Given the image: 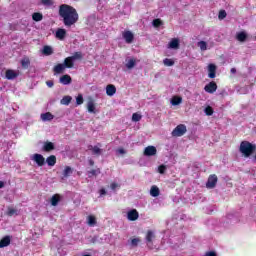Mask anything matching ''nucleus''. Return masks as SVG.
Segmentation results:
<instances>
[{
  "label": "nucleus",
  "instance_id": "obj_1",
  "mask_svg": "<svg viewBox=\"0 0 256 256\" xmlns=\"http://www.w3.org/2000/svg\"><path fill=\"white\" fill-rule=\"evenodd\" d=\"M59 17L63 20L65 27H73L79 21V13L71 5H60Z\"/></svg>",
  "mask_w": 256,
  "mask_h": 256
},
{
  "label": "nucleus",
  "instance_id": "obj_2",
  "mask_svg": "<svg viewBox=\"0 0 256 256\" xmlns=\"http://www.w3.org/2000/svg\"><path fill=\"white\" fill-rule=\"evenodd\" d=\"M239 151L244 157H250L254 152H256V144H252L251 142L244 140L240 144Z\"/></svg>",
  "mask_w": 256,
  "mask_h": 256
},
{
  "label": "nucleus",
  "instance_id": "obj_3",
  "mask_svg": "<svg viewBox=\"0 0 256 256\" xmlns=\"http://www.w3.org/2000/svg\"><path fill=\"white\" fill-rule=\"evenodd\" d=\"M83 59V52L77 51L74 52L72 56H67L64 60V69L65 68H73L75 60H82Z\"/></svg>",
  "mask_w": 256,
  "mask_h": 256
},
{
  "label": "nucleus",
  "instance_id": "obj_4",
  "mask_svg": "<svg viewBox=\"0 0 256 256\" xmlns=\"http://www.w3.org/2000/svg\"><path fill=\"white\" fill-rule=\"evenodd\" d=\"M155 231L149 229L145 236L146 245L149 249H153V240L155 239Z\"/></svg>",
  "mask_w": 256,
  "mask_h": 256
},
{
  "label": "nucleus",
  "instance_id": "obj_5",
  "mask_svg": "<svg viewBox=\"0 0 256 256\" xmlns=\"http://www.w3.org/2000/svg\"><path fill=\"white\" fill-rule=\"evenodd\" d=\"M186 132H187V126H185V124H179L172 131V136H176V137L184 136Z\"/></svg>",
  "mask_w": 256,
  "mask_h": 256
},
{
  "label": "nucleus",
  "instance_id": "obj_6",
  "mask_svg": "<svg viewBox=\"0 0 256 256\" xmlns=\"http://www.w3.org/2000/svg\"><path fill=\"white\" fill-rule=\"evenodd\" d=\"M217 181H218V177L216 175V173H212L211 175H209L206 186L210 189L216 187L217 185Z\"/></svg>",
  "mask_w": 256,
  "mask_h": 256
},
{
  "label": "nucleus",
  "instance_id": "obj_7",
  "mask_svg": "<svg viewBox=\"0 0 256 256\" xmlns=\"http://www.w3.org/2000/svg\"><path fill=\"white\" fill-rule=\"evenodd\" d=\"M218 86L216 84V82H214L212 80V82H209L208 84H206L204 90L205 92H208L209 94H214V92H216Z\"/></svg>",
  "mask_w": 256,
  "mask_h": 256
},
{
  "label": "nucleus",
  "instance_id": "obj_8",
  "mask_svg": "<svg viewBox=\"0 0 256 256\" xmlns=\"http://www.w3.org/2000/svg\"><path fill=\"white\" fill-rule=\"evenodd\" d=\"M127 217L129 221H137V219H139V211H137V209H131L128 211Z\"/></svg>",
  "mask_w": 256,
  "mask_h": 256
},
{
  "label": "nucleus",
  "instance_id": "obj_9",
  "mask_svg": "<svg viewBox=\"0 0 256 256\" xmlns=\"http://www.w3.org/2000/svg\"><path fill=\"white\" fill-rule=\"evenodd\" d=\"M124 40H126V42L128 44H130L131 42H133L134 40V34L131 30H125L122 34Z\"/></svg>",
  "mask_w": 256,
  "mask_h": 256
},
{
  "label": "nucleus",
  "instance_id": "obj_10",
  "mask_svg": "<svg viewBox=\"0 0 256 256\" xmlns=\"http://www.w3.org/2000/svg\"><path fill=\"white\" fill-rule=\"evenodd\" d=\"M157 155V148L155 146H147L144 149V156H156Z\"/></svg>",
  "mask_w": 256,
  "mask_h": 256
},
{
  "label": "nucleus",
  "instance_id": "obj_11",
  "mask_svg": "<svg viewBox=\"0 0 256 256\" xmlns=\"http://www.w3.org/2000/svg\"><path fill=\"white\" fill-rule=\"evenodd\" d=\"M5 76L8 80H14L15 78H17V76H19V73L15 72V70L8 69L5 72Z\"/></svg>",
  "mask_w": 256,
  "mask_h": 256
},
{
  "label": "nucleus",
  "instance_id": "obj_12",
  "mask_svg": "<svg viewBox=\"0 0 256 256\" xmlns=\"http://www.w3.org/2000/svg\"><path fill=\"white\" fill-rule=\"evenodd\" d=\"M33 159L37 163V165H39V167L45 165V158L44 156H42V154H34Z\"/></svg>",
  "mask_w": 256,
  "mask_h": 256
},
{
  "label": "nucleus",
  "instance_id": "obj_13",
  "mask_svg": "<svg viewBox=\"0 0 256 256\" xmlns=\"http://www.w3.org/2000/svg\"><path fill=\"white\" fill-rule=\"evenodd\" d=\"M117 92V88L114 84H108L106 86V94L107 96H114V94H116Z\"/></svg>",
  "mask_w": 256,
  "mask_h": 256
},
{
  "label": "nucleus",
  "instance_id": "obj_14",
  "mask_svg": "<svg viewBox=\"0 0 256 256\" xmlns=\"http://www.w3.org/2000/svg\"><path fill=\"white\" fill-rule=\"evenodd\" d=\"M11 243V237L10 235H5V237H3L1 240H0V248H3V247H8Z\"/></svg>",
  "mask_w": 256,
  "mask_h": 256
},
{
  "label": "nucleus",
  "instance_id": "obj_15",
  "mask_svg": "<svg viewBox=\"0 0 256 256\" xmlns=\"http://www.w3.org/2000/svg\"><path fill=\"white\" fill-rule=\"evenodd\" d=\"M66 34H67L66 28H58L56 30V38H59V40H64Z\"/></svg>",
  "mask_w": 256,
  "mask_h": 256
},
{
  "label": "nucleus",
  "instance_id": "obj_16",
  "mask_svg": "<svg viewBox=\"0 0 256 256\" xmlns=\"http://www.w3.org/2000/svg\"><path fill=\"white\" fill-rule=\"evenodd\" d=\"M55 74H62L65 70V61L59 64H56L53 68Z\"/></svg>",
  "mask_w": 256,
  "mask_h": 256
},
{
  "label": "nucleus",
  "instance_id": "obj_17",
  "mask_svg": "<svg viewBox=\"0 0 256 256\" xmlns=\"http://www.w3.org/2000/svg\"><path fill=\"white\" fill-rule=\"evenodd\" d=\"M208 70H209V74H208L209 78H215L216 70H217L216 64H209Z\"/></svg>",
  "mask_w": 256,
  "mask_h": 256
},
{
  "label": "nucleus",
  "instance_id": "obj_18",
  "mask_svg": "<svg viewBox=\"0 0 256 256\" xmlns=\"http://www.w3.org/2000/svg\"><path fill=\"white\" fill-rule=\"evenodd\" d=\"M60 82L61 84H64V85L71 84L72 78L70 74H63V76H61L60 78Z\"/></svg>",
  "mask_w": 256,
  "mask_h": 256
},
{
  "label": "nucleus",
  "instance_id": "obj_19",
  "mask_svg": "<svg viewBox=\"0 0 256 256\" xmlns=\"http://www.w3.org/2000/svg\"><path fill=\"white\" fill-rule=\"evenodd\" d=\"M43 150L44 152H52L55 150V144L53 142H44Z\"/></svg>",
  "mask_w": 256,
  "mask_h": 256
},
{
  "label": "nucleus",
  "instance_id": "obj_20",
  "mask_svg": "<svg viewBox=\"0 0 256 256\" xmlns=\"http://www.w3.org/2000/svg\"><path fill=\"white\" fill-rule=\"evenodd\" d=\"M87 110L90 113L95 114L96 113V104L94 102V100H89L87 103Z\"/></svg>",
  "mask_w": 256,
  "mask_h": 256
},
{
  "label": "nucleus",
  "instance_id": "obj_21",
  "mask_svg": "<svg viewBox=\"0 0 256 256\" xmlns=\"http://www.w3.org/2000/svg\"><path fill=\"white\" fill-rule=\"evenodd\" d=\"M53 118H54V115L51 114V112H45L44 114H41V119L43 122H51Z\"/></svg>",
  "mask_w": 256,
  "mask_h": 256
},
{
  "label": "nucleus",
  "instance_id": "obj_22",
  "mask_svg": "<svg viewBox=\"0 0 256 256\" xmlns=\"http://www.w3.org/2000/svg\"><path fill=\"white\" fill-rule=\"evenodd\" d=\"M59 201H61V197L59 195V193H54V195H52L51 199H50V203L53 206L58 205Z\"/></svg>",
  "mask_w": 256,
  "mask_h": 256
},
{
  "label": "nucleus",
  "instance_id": "obj_23",
  "mask_svg": "<svg viewBox=\"0 0 256 256\" xmlns=\"http://www.w3.org/2000/svg\"><path fill=\"white\" fill-rule=\"evenodd\" d=\"M54 50L52 48V46H49V45H45L42 49V53L45 55V56H50L51 54H53Z\"/></svg>",
  "mask_w": 256,
  "mask_h": 256
},
{
  "label": "nucleus",
  "instance_id": "obj_24",
  "mask_svg": "<svg viewBox=\"0 0 256 256\" xmlns=\"http://www.w3.org/2000/svg\"><path fill=\"white\" fill-rule=\"evenodd\" d=\"M31 65V60L28 56H25L24 58H22L21 60V66L22 68H29V66Z\"/></svg>",
  "mask_w": 256,
  "mask_h": 256
},
{
  "label": "nucleus",
  "instance_id": "obj_25",
  "mask_svg": "<svg viewBox=\"0 0 256 256\" xmlns=\"http://www.w3.org/2000/svg\"><path fill=\"white\" fill-rule=\"evenodd\" d=\"M150 195H152V197H158L160 195V189L157 185H152Z\"/></svg>",
  "mask_w": 256,
  "mask_h": 256
},
{
  "label": "nucleus",
  "instance_id": "obj_26",
  "mask_svg": "<svg viewBox=\"0 0 256 256\" xmlns=\"http://www.w3.org/2000/svg\"><path fill=\"white\" fill-rule=\"evenodd\" d=\"M170 48H179L180 46V40L179 38H172L169 42Z\"/></svg>",
  "mask_w": 256,
  "mask_h": 256
},
{
  "label": "nucleus",
  "instance_id": "obj_27",
  "mask_svg": "<svg viewBox=\"0 0 256 256\" xmlns=\"http://www.w3.org/2000/svg\"><path fill=\"white\" fill-rule=\"evenodd\" d=\"M134 66H136V58H130L126 62V68H128V70H131L132 68H134Z\"/></svg>",
  "mask_w": 256,
  "mask_h": 256
},
{
  "label": "nucleus",
  "instance_id": "obj_28",
  "mask_svg": "<svg viewBox=\"0 0 256 256\" xmlns=\"http://www.w3.org/2000/svg\"><path fill=\"white\" fill-rule=\"evenodd\" d=\"M46 163L48 165H50L51 167H53V165H56V163H57L56 156H48V158H46Z\"/></svg>",
  "mask_w": 256,
  "mask_h": 256
},
{
  "label": "nucleus",
  "instance_id": "obj_29",
  "mask_svg": "<svg viewBox=\"0 0 256 256\" xmlns=\"http://www.w3.org/2000/svg\"><path fill=\"white\" fill-rule=\"evenodd\" d=\"M32 20L36 21V23H39V21H43V14L42 13H33Z\"/></svg>",
  "mask_w": 256,
  "mask_h": 256
},
{
  "label": "nucleus",
  "instance_id": "obj_30",
  "mask_svg": "<svg viewBox=\"0 0 256 256\" xmlns=\"http://www.w3.org/2000/svg\"><path fill=\"white\" fill-rule=\"evenodd\" d=\"M182 98H181V96H174L173 98H172V100H171V104L173 105V106H178L179 104H181L182 103Z\"/></svg>",
  "mask_w": 256,
  "mask_h": 256
},
{
  "label": "nucleus",
  "instance_id": "obj_31",
  "mask_svg": "<svg viewBox=\"0 0 256 256\" xmlns=\"http://www.w3.org/2000/svg\"><path fill=\"white\" fill-rule=\"evenodd\" d=\"M89 150H92L93 154L96 156H101L102 150L101 148H98V146H89Z\"/></svg>",
  "mask_w": 256,
  "mask_h": 256
},
{
  "label": "nucleus",
  "instance_id": "obj_32",
  "mask_svg": "<svg viewBox=\"0 0 256 256\" xmlns=\"http://www.w3.org/2000/svg\"><path fill=\"white\" fill-rule=\"evenodd\" d=\"M88 225H90L91 227H94L95 225H97V220L95 215H88Z\"/></svg>",
  "mask_w": 256,
  "mask_h": 256
},
{
  "label": "nucleus",
  "instance_id": "obj_33",
  "mask_svg": "<svg viewBox=\"0 0 256 256\" xmlns=\"http://www.w3.org/2000/svg\"><path fill=\"white\" fill-rule=\"evenodd\" d=\"M237 39L240 40V42H245V40L247 39V33L244 31L238 32Z\"/></svg>",
  "mask_w": 256,
  "mask_h": 256
},
{
  "label": "nucleus",
  "instance_id": "obj_34",
  "mask_svg": "<svg viewBox=\"0 0 256 256\" xmlns=\"http://www.w3.org/2000/svg\"><path fill=\"white\" fill-rule=\"evenodd\" d=\"M71 101H72V96H63V98L61 99V104H64L65 106H69Z\"/></svg>",
  "mask_w": 256,
  "mask_h": 256
},
{
  "label": "nucleus",
  "instance_id": "obj_35",
  "mask_svg": "<svg viewBox=\"0 0 256 256\" xmlns=\"http://www.w3.org/2000/svg\"><path fill=\"white\" fill-rule=\"evenodd\" d=\"M139 243H141L140 237H132L131 238V246L138 247Z\"/></svg>",
  "mask_w": 256,
  "mask_h": 256
},
{
  "label": "nucleus",
  "instance_id": "obj_36",
  "mask_svg": "<svg viewBox=\"0 0 256 256\" xmlns=\"http://www.w3.org/2000/svg\"><path fill=\"white\" fill-rule=\"evenodd\" d=\"M71 173H73L71 166H66L63 171V177H69V175H71Z\"/></svg>",
  "mask_w": 256,
  "mask_h": 256
},
{
  "label": "nucleus",
  "instance_id": "obj_37",
  "mask_svg": "<svg viewBox=\"0 0 256 256\" xmlns=\"http://www.w3.org/2000/svg\"><path fill=\"white\" fill-rule=\"evenodd\" d=\"M161 25H163V20H161V18H154L153 20V27H161Z\"/></svg>",
  "mask_w": 256,
  "mask_h": 256
},
{
  "label": "nucleus",
  "instance_id": "obj_38",
  "mask_svg": "<svg viewBox=\"0 0 256 256\" xmlns=\"http://www.w3.org/2000/svg\"><path fill=\"white\" fill-rule=\"evenodd\" d=\"M101 173L100 168H96V170H89L88 177H93L94 175L97 176Z\"/></svg>",
  "mask_w": 256,
  "mask_h": 256
},
{
  "label": "nucleus",
  "instance_id": "obj_39",
  "mask_svg": "<svg viewBox=\"0 0 256 256\" xmlns=\"http://www.w3.org/2000/svg\"><path fill=\"white\" fill-rule=\"evenodd\" d=\"M17 215L18 211L17 209L13 208V207H8L7 209V215H9L10 217H13V215Z\"/></svg>",
  "mask_w": 256,
  "mask_h": 256
},
{
  "label": "nucleus",
  "instance_id": "obj_40",
  "mask_svg": "<svg viewBox=\"0 0 256 256\" xmlns=\"http://www.w3.org/2000/svg\"><path fill=\"white\" fill-rule=\"evenodd\" d=\"M163 63L165 66H174L175 62L172 58H164Z\"/></svg>",
  "mask_w": 256,
  "mask_h": 256
},
{
  "label": "nucleus",
  "instance_id": "obj_41",
  "mask_svg": "<svg viewBox=\"0 0 256 256\" xmlns=\"http://www.w3.org/2000/svg\"><path fill=\"white\" fill-rule=\"evenodd\" d=\"M41 3L45 7H52L54 5V0H41Z\"/></svg>",
  "mask_w": 256,
  "mask_h": 256
},
{
  "label": "nucleus",
  "instance_id": "obj_42",
  "mask_svg": "<svg viewBox=\"0 0 256 256\" xmlns=\"http://www.w3.org/2000/svg\"><path fill=\"white\" fill-rule=\"evenodd\" d=\"M204 112H205L206 116H212L214 114V110H213L212 106H206Z\"/></svg>",
  "mask_w": 256,
  "mask_h": 256
},
{
  "label": "nucleus",
  "instance_id": "obj_43",
  "mask_svg": "<svg viewBox=\"0 0 256 256\" xmlns=\"http://www.w3.org/2000/svg\"><path fill=\"white\" fill-rule=\"evenodd\" d=\"M141 119H142L141 114H138L137 112H135V113L132 115V120H133V122H140Z\"/></svg>",
  "mask_w": 256,
  "mask_h": 256
},
{
  "label": "nucleus",
  "instance_id": "obj_44",
  "mask_svg": "<svg viewBox=\"0 0 256 256\" xmlns=\"http://www.w3.org/2000/svg\"><path fill=\"white\" fill-rule=\"evenodd\" d=\"M198 46L201 48V50H207V42L205 40H200L198 42Z\"/></svg>",
  "mask_w": 256,
  "mask_h": 256
},
{
  "label": "nucleus",
  "instance_id": "obj_45",
  "mask_svg": "<svg viewBox=\"0 0 256 256\" xmlns=\"http://www.w3.org/2000/svg\"><path fill=\"white\" fill-rule=\"evenodd\" d=\"M83 102H84L83 94H78L76 98V104L80 106L81 104H83Z\"/></svg>",
  "mask_w": 256,
  "mask_h": 256
},
{
  "label": "nucleus",
  "instance_id": "obj_46",
  "mask_svg": "<svg viewBox=\"0 0 256 256\" xmlns=\"http://www.w3.org/2000/svg\"><path fill=\"white\" fill-rule=\"evenodd\" d=\"M226 17H227V12L226 11H220L219 12V15H218L219 19H226Z\"/></svg>",
  "mask_w": 256,
  "mask_h": 256
},
{
  "label": "nucleus",
  "instance_id": "obj_47",
  "mask_svg": "<svg viewBox=\"0 0 256 256\" xmlns=\"http://www.w3.org/2000/svg\"><path fill=\"white\" fill-rule=\"evenodd\" d=\"M166 169L167 168H166V166H164V164H162L161 166L158 167L159 173H165Z\"/></svg>",
  "mask_w": 256,
  "mask_h": 256
},
{
  "label": "nucleus",
  "instance_id": "obj_48",
  "mask_svg": "<svg viewBox=\"0 0 256 256\" xmlns=\"http://www.w3.org/2000/svg\"><path fill=\"white\" fill-rule=\"evenodd\" d=\"M46 85H47L49 88H53V86H54V81H53V80H47V81H46Z\"/></svg>",
  "mask_w": 256,
  "mask_h": 256
},
{
  "label": "nucleus",
  "instance_id": "obj_49",
  "mask_svg": "<svg viewBox=\"0 0 256 256\" xmlns=\"http://www.w3.org/2000/svg\"><path fill=\"white\" fill-rule=\"evenodd\" d=\"M111 189L115 190L117 187H120L119 183L113 182L110 184Z\"/></svg>",
  "mask_w": 256,
  "mask_h": 256
},
{
  "label": "nucleus",
  "instance_id": "obj_50",
  "mask_svg": "<svg viewBox=\"0 0 256 256\" xmlns=\"http://www.w3.org/2000/svg\"><path fill=\"white\" fill-rule=\"evenodd\" d=\"M205 256H217V253L215 251H208Z\"/></svg>",
  "mask_w": 256,
  "mask_h": 256
},
{
  "label": "nucleus",
  "instance_id": "obj_51",
  "mask_svg": "<svg viewBox=\"0 0 256 256\" xmlns=\"http://www.w3.org/2000/svg\"><path fill=\"white\" fill-rule=\"evenodd\" d=\"M107 191L104 187L100 189V195H106Z\"/></svg>",
  "mask_w": 256,
  "mask_h": 256
},
{
  "label": "nucleus",
  "instance_id": "obj_52",
  "mask_svg": "<svg viewBox=\"0 0 256 256\" xmlns=\"http://www.w3.org/2000/svg\"><path fill=\"white\" fill-rule=\"evenodd\" d=\"M117 152L118 154H126L124 148H119Z\"/></svg>",
  "mask_w": 256,
  "mask_h": 256
},
{
  "label": "nucleus",
  "instance_id": "obj_53",
  "mask_svg": "<svg viewBox=\"0 0 256 256\" xmlns=\"http://www.w3.org/2000/svg\"><path fill=\"white\" fill-rule=\"evenodd\" d=\"M97 240H98V237H93V238L91 239V243H96Z\"/></svg>",
  "mask_w": 256,
  "mask_h": 256
},
{
  "label": "nucleus",
  "instance_id": "obj_54",
  "mask_svg": "<svg viewBox=\"0 0 256 256\" xmlns=\"http://www.w3.org/2000/svg\"><path fill=\"white\" fill-rule=\"evenodd\" d=\"M236 72H237V68H231V73L232 74H236Z\"/></svg>",
  "mask_w": 256,
  "mask_h": 256
},
{
  "label": "nucleus",
  "instance_id": "obj_55",
  "mask_svg": "<svg viewBox=\"0 0 256 256\" xmlns=\"http://www.w3.org/2000/svg\"><path fill=\"white\" fill-rule=\"evenodd\" d=\"M2 187H5V183H4V181H1V180H0V189H1Z\"/></svg>",
  "mask_w": 256,
  "mask_h": 256
},
{
  "label": "nucleus",
  "instance_id": "obj_56",
  "mask_svg": "<svg viewBox=\"0 0 256 256\" xmlns=\"http://www.w3.org/2000/svg\"><path fill=\"white\" fill-rule=\"evenodd\" d=\"M89 165H95L94 160H89Z\"/></svg>",
  "mask_w": 256,
  "mask_h": 256
},
{
  "label": "nucleus",
  "instance_id": "obj_57",
  "mask_svg": "<svg viewBox=\"0 0 256 256\" xmlns=\"http://www.w3.org/2000/svg\"><path fill=\"white\" fill-rule=\"evenodd\" d=\"M254 159L256 160V154H255V156H254Z\"/></svg>",
  "mask_w": 256,
  "mask_h": 256
},
{
  "label": "nucleus",
  "instance_id": "obj_58",
  "mask_svg": "<svg viewBox=\"0 0 256 256\" xmlns=\"http://www.w3.org/2000/svg\"><path fill=\"white\" fill-rule=\"evenodd\" d=\"M83 256H91V255H83Z\"/></svg>",
  "mask_w": 256,
  "mask_h": 256
}]
</instances>
